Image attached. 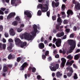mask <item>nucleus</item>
<instances>
[{
    "label": "nucleus",
    "mask_w": 80,
    "mask_h": 80,
    "mask_svg": "<svg viewBox=\"0 0 80 80\" xmlns=\"http://www.w3.org/2000/svg\"><path fill=\"white\" fill-rule=\"evenodd\" d=\"M69 45L70 46V49H69V52L72 53L73 50L76 47V41L74 40L69 39L68 40Z\"/></svg>",
    "instance_id": "1"
},
{
    "label": "nucleus",
    "mask_w": 80,
    "mask_h": 80,
    "mask_svg": "<svg viewBox=\"0 0 80 80\" xmlns=\"http://www.w3.org/2000/svg\"><path fill=\"white\" fill-rule=\"evenodd\" d=\"M15 42L16 45H18V46H20L21 48H23L24 47H25L27 45V42H23L18 38H17L15 39Z\"/></svg>",
    "instance_id": "2"
},
{
    "label": "nucleus",
    "mask_w": 80,
    "mask_h": 80,
    "mask_svg": "<svg viewBox=\"0 0 80 80\" xmlns=\"http://www.w3.org/2000/svg\"><path fill=\"white\" fill-rule=\"evenodd\" d=\"M24 38L26 40H32L33 36L30 34V33L26 32L24 34Z\"/></svg>",
    "instance_id": "3"
},
{
    "label": "nucleus",
    "mask_w": 80,
    "mask_h": 80,
    "mask_svg": "<svg viewBox=\"0 0 80 80\" xmlns=\"http://www.w3.org/2000/svg\"><path fill=\"white\" fill-rule=\"evenodd\" d=\"M34 30L31 32L32 36H35L37 32V26L35 24L33 25Z\"/></svg>",
    "instance_id": "4"
},
{
    "label": "nucleus",
    "mask_w": 80,
    "mask_h": 80,
    "mask_svg": "<svg viewBox=\"0 0 80 80\" xmlns=\"http://www.w3.org/2000/svg\"><path fill=\"white\" fill-rule=\"evenodd\" d=\"M11 0V3L13 6H17L18 3H20V0Z\"/></svg>",
    "instance_id": "5"
},
{
    "label": "nucleus",
    "mask_w": 80,
    "mask_h": 80,
    "mask_svg": "<svg viewBox=\"0 0 80 80\" xmlns=\"http://www.w3.org/2000/svg\"><path fill=\"white\" fill-rule=\"evenodd\" d=\"M28 64L27 63L25 62L21 66L20 68V70L21 71H23L24 70V68H25V67H28Z\"/></svg>",
    "instance_id": "6"
},
{
    "label": "nucleus",
    "mask_w": 80,
    "mask_h": 80,
    "mask_svg": "<svg viewBox=\"0 0 80 80\" xmlns=\"http://www.w3.org/2000/svg\"><path fill=\"white\" fill-rule=\"evenodd\" d=\"M15 15H16L15 12L10 13L8 16L7 19L8 20H10V19L11 18H13V17H14Z\"/></svg>",
    "instance_id": "7"
},
{
    "label": "nucleus",
    "mask_w": 80,
    "mask_h": 80,
    "mask_svg": "<svg viewBox=\"0 0 80 80\" xmlns=\"http://www.w3.org/2000/svg\"><path fill=\"white\" fill-rule=\"evenodd\" d=\"M62 43V39H58V41L56 42V45L58 47H59L61 45Z\"/></svg>",
    "instance_id": "8"
},
{
    "label": "nucleus",
    "mask_w": 80,
    "mask_h": 80,
    "mask_svg": "<svg viewBox=\"0 0 80 80\" xmlns=\"http://www.w3.org/2000/svg\"><path fill=\"white\" fill-rule=\"evenodd\" d=\"M61 60L62 61L61 64V66H62V67H65V63H66V59L65 58H61Z\"/></svg>",
    "instance_id": "9"
},
{
    "label": "nucleus",
    "mask_w": 80,
    "mask_h": 80,
    "mask_svg": "<svg viewBox=\"0 0 80 80\" xmlns=\"http://www.w3.org/2000/svg\"><path fill=\"white\" fill-rule=\"evenodd\" d=\"M24 15H27V17L28 18H31L32 17V14L28 11H26L24 12Z\"/></svg>",
    "instance_id": "10"
},
{
    "label": "nucleus",
    "mask_w": 80,
    "mask_h": 80,
    "mask_svg": "<svg viewBox=\"0 0 80 80\" xmlns=\"http://www.w3.org/2000/svg\"><path fill=\"white\" fill-rule=\"evenodd\" d=\"M59 31V26L56 25L55 28L52 30V33H56L58 32Z\"/></svg>",
    "instance_id": "11"
},
{
    "label": "nucleus",
    "mask_w": 80,
    "mask_h": 80,
    "mask_svg": "<svg viewBox=\"0 0 80 80\" xmlns=\"http://www.w3.org/2000/svg\"><path fill=\"white\" fill-rule=\"evenodd\" d=\"M52 7H58L59 6V2H55L54 1H52Z\"/></svg>",
    "instance_id": "12"
},
{
    "label": "nucleus",
    "mask_w": 80,
    "mask_h": 80,
    "mask_svg": "<svg viewBox=\"0 0 80 80\" xmlns=\"http://www.w3.org/2000/svg\"><path fill=\"white\" fill-rule=\"evenodd\" d=\"M5 48H6V44L0 43V50H2V49L5 50Z\"/></svg>",
    "instance_id": "13"
},
{
    "label": "nucleus",
    "mask_w": 80,
    "mask_h": 80,
    "mask_svg": "<svg viewBox=\"0 0 80 80\" xmlns=\"http://www.w3.org/2000/svg\"><path fill=\"white\" fill-rule=\"evenodd\" d=\"M49 68L51 71H56L57 70V68L55 66V65H51V66L49 67Z\"/></svg>",
    "instance_id": "14"
},
{
    "label": "nucleus",
    "mask_w": 80,
    "mask_h": 80,
    "mask_svg": "<svg viewBox=\"0 0 80 80\" xmlns=\"http://www.w3.org/2000/svg\"><path fill=\"white\" fill-rule=\"evenodd\" d=\"M9 32L10 35L12 36H14L15 35V32L13 28H11Z\"/></svg>",
    "instance_id": "15"
},
{
    "label": "nucleus",
    "mask_w": 80,
    "mask_h": 80,
    "mask_svg": "<svg viewBox=\"0 0 80 80\" xmlns=\"http://www.w3.org/2000/svg\"><path fill=\"white\" fill-rule=\"evenodd\" d=\"M42 12H46L48 11V7H43L41 9Z\"/></svg>",
    "instance_id": "16"
},
{
    "label": "nucleus",
    "mask_w": 80,
    "mask_h": 80,
    "mask_svg": "<svg viewBox=\"0 0 80 80\" xmlns=\"http://www.w3.org/2000/svg\"><path fill=\"white\" fill-rule=\"evenodd\" d=\"M75 8L77 10H80V4L79 2L77 3L75 5Z\"/></svg>",
    "instance_id": "17"
},
{
    "label": "nucleus",
    "mask_w": 80,
    "mask_h": 80,
    "mask_svg": "<svg viewBox=\"0 0 80 80\" xmlns=\"http://www.w3.org/2000/svg\"><path fill=\"white\" fill-rule=\"evenodd\" d=\"M67 14H68V16H70V15H72L73 14V12L72 10L69 9L67 12Z\"/></svg>",
    "instance_id": "18"
},
{
    "label": "nucleus",
    "mask_w": 80,
    "mask_h": 80,
    "mask_svg": "<svg viewBox=\"0 0 80 80\" xmlns=\"http://www.w3.org/2000/svg\"><path fill=\"white\" fill-rule=\"evenodd\" d=\"M8 67L7 66V65L6 64H5L3 69V72H7L8 71Z\"/></svg>",
    "instance_id": "19"
},
{
    "label": "nucleus",
    "mask_w": 80,
    "mask_h": 80,
    "mask_svg": "<svg viewBox=\"0 0 80 80\" xmlns=\"http://www.w3.org/2000/svg\"><path fill=\"white\" fill-rule=\"evenodd\" d=\"M57 21L59 22L58 23V24L59 25H61L62 24V23L63 22V20H62V19L61 18H58Z\"/></svg>",
    "instance_id": "20"
},
{
    "label": "nucleus",
    "mask_w": 80,
    "mask_h": 80,
    "mask_svg": "<svg viewBox=\"0 0 80 80\" xmlns=\"http://www.w3.org/2000/svg\"><path fill=\"white\" fill-rule=\"evenodd\" d=\"M39 47L40 49H43L45 48V45L43 43H41L39 44Z\"/></svg>",
    "instance_id": "21"
},
{
    "label": "nucleus",
    "mask_w": 80,
    "mask_h": 80,
    "mask_svg": "<svg viewBox=\"0 0 80 80\" xmlns=\"http://www.w3.org/2000/svg\"><path fill=\"white\" fill-rule=\"evenodd\" d=\"M80 57V54H78L74 56V60H78Z\"/></svg>",
    "instance_id": "22"
},
{
    "label": "nucleus",
    "mask_w": 80,
    "mask_h": 80,
    "mask_svg": "<svg viewBox=\"0 0 80 80\" xmlns=\"http://www.w3.org/2000/svg\"><path fill=\"white\" fill-rule=\"evenodd\" d=\"M74 63V61L73 60H72L70 62H68L67 63V65H70V66H72V64Z\"/></svg>",
    "instance_id": "23"
},
{
    "label": "nucleus",
    "mask_w": 80,
    "mask_h": 80,
    "mask_svg": "<svg viewBox=\"0 0 80 80\" xmlns=\"http://www.w3.org/2000/svg\"><path fill=\"white\" fill-rule=\"evenodd\" d=\"M56 75L58 77L60 78L61 76H62V73H60V72L58 71L56 73Z\"/></svg>",
    "instance_id": "24"
},
{
    "label": "nucleus",
    "mask_w": 80,
    "mask_h": 80,
    "mask_svg": "<svg viewBox=\"0 0 80 80\" xmlns=\"http://www.w3.org/2000/svg\"><path fill=\"white\" fill-rule=\"evenodd\" d=\"M12 25L14 26H17L18 25V23H17V21H14L12 23Z\"/></svg>",
    "instance_id": "25"
},
{
    "label": "nucleus",
    "mask_w": 80,
    "mask_h": 80,
    "mask_svg": "<svg viewBox=\"0 0 80 80\" xmlns=\"http://www.w3.org/2000/svg\"><path fill=\"white\" fill-rule=\"evenodd\" d=\"M8 58L9 60H11L12 58H15V57L12 56V54H9L8 57Z\"/></svg>",
    "instance_id": "26"
},
{
    "label": "nucleus",
    "mask_w": 80,
    "mask_h": 80,
    "mask_svg": "<svg viewBox=\"0 0 80 80\" xmlns=\"http://www.w3.org/2000/svg\"><path fill=\"white\" fill-rule=\"evenodd\" d=\"M15 20L18 21L19 23H21V20H20V18L19 16H17Z\"/></svg>",
    "instance_id": "27"
},
{
    "label": "nucleus",
    "mask_w": 80,
    "mask_h": 80,
    "mask_svg": "<svg viewBox=\"0 0 80 80\" xmlns=\"http://www.w3.org/2000/svg\"><path fill=\"white\" fill-rule=\"evenodd\" d=\"M37 15L38 16H41L42 15V11L40 10H39L37 12Z\"/></svg>",
    "instance_id": "28"
},
{
    "label": "nucleus",
    "mask_w": 80,
    "mask_h": 80,
    "mask_svg": "<svg viewBox=\"0 0 80 80\" xmlns=\"http://www.w3.org/2000/svg\"><path fill=\"white\" fill-rule=\"evenodd\" d=\"M52 19L53 21L56 20V19H57V15H54L52 16Z\"/></svg>",
    "instance_id": "29"
},
{
    "label": "nucleus",
    "mask_w": 80,
    "mask_h": 80,
    "mask_svg": "<svg viewBox=\"0 0 80 80\" xmlns=\"http://www.w3.org/2000/svg\"><path fill=\"white\" fill-rule=\"evenodd\" d=\"M22 59V58L18 57L17 58V62H20Z\"/></svg>",
    "instance_id": "30"
},
{
    "label": "nucleus",
    "mask_w": 80,
    "mask_h": 80,
    "mask_svg": "<svg viewBox=\"0 0 80 80\" xmlns=\"http://www.w3.org/2000/svg\"><path fill=\"white\" fill-rule=\"evenodd\" d=\"M68 20L67 19H64L63 21V24H67L68 23Z\"/></svg>",
    "instance_id": "31"
},
{
    "label": "nucleus",
    "mask_w": 80,
    "mask_h": 80,
    "mask_svg": "<svg viewBox=\"0 0 80 80\" xmlns=\"http://www.w3.org/2000/svg\"><path fill=\"white\" fill-rule=\"evenodd\" d=\"M62 11H64L65 9V5L64 4H63L62 6Z\"/></svg>",
    "instance_id": "32"
},
{
    "label": "nucleus",
    "mask_w": 80,
    "mask_h": 80,
    "mask_svg": "<svg viewBox=\"0 0 80 80\" xmlns=\"http://www.w3.org/2000/svg\"><path fill=\"white\" fill-rule=\"evenodd\" d=\"M73 73V72H71L68 73L67 74L68 77H71V76L72 75Z\"/></svg>",
    "instance_id": "33"
},
{
    "label": "nucleus",
    "mask_w": 80,
    "mask_h": 80,
    "mask_svg": "<svg viewBox=\"0 0 80 80\" xmlns=\"http://www.w3.org/2000/svg\"><path fill=\"white\" fill-rule=\"evenodd\" d=\"M73 77L74 80H77V79L78 78V77H77V73H74V75L73 76Z\"/></svg>",
    "instance_id": "34"
},
{
    "label": "nucleus",
    "mask_w": 80,
    "mask_h": 80,
    "mask_svg": "<svg viewBox=\"0 0 80 80\" xmlns=\"http://www.w3.org/2000/svg\"><path fill=\"white\" fill-rule=\"evenodd\" d=\"M68 70L69 71V72H71L72 73H73V69L71 68H68Z\"/></svg>",
    "instance_id": "35"
},
{
    "label": "nucleus",
    "mask_w": 80,
    "mask_h": 80,
    "mask_svg": "<svg viewBox=\"0 0 80 80\" xmlns=\"http://www.w3.org/2000/svg\"><path fill=\"white\" fill-rule=\"evenodd\" d=\"M78 3V2H76V1L75 0H72V4H75V5Z\"/></svg>",
    "instance_id": "36"
},
{
    "label": "nucleus",
    "mask_w": 80,
    "mask_h": 80,
    "mask_svg": "<svg viewBox=\"0 0 80 80\" xmlns=\"http://www.w3.org/2000/svg\"><path fill=\"white\" fill-rule=\"evenodd\" d=\"M17 31L18 32H21L22 31V29L21 28H19L18 29Z\"/></svg>",
    "instance_id": "37"
},
{
    "label": "nucleus",
    "mask_w": 80,
    "mask_h": 80,
    "mask_svg": "<svg viewBox=\"0 0 80 80\" xmlns=\"http://www.w3.org/2000/svg\"><path fill=\"white\" fill-rule=\"evenodd\" d=\"M0 10L2 12H4L6 10V8L2 7L0 8Z\"/></svg>",
    "instance_id": "38"
},
{
    "label": "nucleus",
    "mask_w": 80,
    "mask_h": 80,
    "mask_svg": "<svg viewBox=\"0 0 80 80\" xmlns=\"http://www.w3.org/2000/svg\"><path fill=\"white\" fill-rule=\"evenodd\" d=\"M59 34H60V35L61 37H63L64 35V32H61L59 33Z\"/></svg>",
    "instance_id": "39"
},
{
    "label": "nucleus",
    "mask_w": 80,
    "mask_h": 80,
    "mask_svg": "<svg viewBox=\"0 0 80 80\" xmlns=\"http://www.w3.org/2000/svg\"><path fill=\"white\" fill-rule=\"evenodd\" d=\"M49 55V51H47L45 53V55L46 56H48Z\"/></svg>",
    "instance_id": "40"
},
{
    "label": "nucleus",
    "mask_w": 80,
    "mask_h": 80,
    "mask_svg": "<svg viewBox=\"0 0 80 80\" xmlns=\"http://www.w3.org/2000/svg\"><path fill=\"white\" fill-rule=\"evenodd\" d=\"M38 7H39V8H41V9L42 8H43V5L41 4H39Z\"/></svg>",
    "instance_id": "41"
},
{
    "label": "nucleus",
    "mask_w": 80,
    "mask_h": 80,
    "mask_svg": "<svg viewBox=\"0 0 80 80\" xmlns=\"http://www.w3.org/2000/svg\"><path fill=\"white\" fill-rule=\"evenodd\" d=\"M50 11H48L47 12V15L48 17H50Z\"/></svg>",
    "instance_id": "42"
},
{
    "label": "nucleus",
    "mask_w": 80,
    "mask_h": 80,
    "mask_svg": "<svg viewBox=\"0 0 80 80\" xmlns=\"http://www.w3.org/2000/svg\"><path fill=\"white\" fill-rule=\"evenodd\" d=\"M42 58L43 59V60H45V58H46V56L45 55H42Z\"/></svg>",
    "instance_id": "43"
},
{
    "label": "nucleus",
    "mask_w": 80,
    "mask_h": 80,
    "mask_svg": "<svg viewBox=\"0 0 80 80\" xmlns=\"http://www.w3.org/2000/svg\"><path fill=\"white\" fill-rule=\"evenodd\" d=\"M4 35L5 37L7 38L8 37L9 35H8V33L7 32H5L4 34Z\"/></svg>",
    "instance_id": "44"
},
{
    "label": "nucleus",
    "mask_w": 80,
    "mask_h": 80,
    "mask_svg": "<svg viewBox=\"0 0 80 80\" xmlns=\"http://www.w3.org/2000/svg\"><path fill=\"white\" fill-rule=\"evenodd\" d=\"M36 71V68L34 67H33L32 68V72H35Z\"/></svg>",
    "instance_id": "45"
},
{
    "label": "nucleus",
    "mask_w": 80,
    "mask_h": 80,
    "mask_svg": "<svg viewBox=\"0 0 80 80\" xmlns=\"http://www.w3.org/2000/svg\"><path fill=\"white\" fill-rule=\"evenodd\" d=\"M44 43L45 45H48V42L47 40H45Z\"/></svg>",
    "instance_id": "46"
},
{
    "label": "nucleus",
    "mask_w": 80,
    "mask_h": 80,
    "mask_svg": "<svg viewBox=\"0 0 80 80\" xmlns=\"http://www.w3.org/2000/svg\"><path fill=\"white\" fill-rule=\"evenodd\" d=\"M67 58L68 59H70V60H72V57L70 56H68L67 57Z\"/></svg>",
    "instance_id": "47"
},
{
    "label": "nucleus",
    "mask_w": 80,
    "mask_h": 80,
    "mask_svg": "<svg viewBox=\"0 0 80 80\" xmlns=\"http://www.w3.org/2000/svg\"><path fill=\"white\" fill-rule=\"evenodd\" d=\"M55 67L56 68V69H58V68H59V64H56Z\"/></svg>",
    "instance_id": "48"
},
{
    "label": "nucleus",
    "mask_w": 80,
    "mask_h": 80,
    "mask_svg": "<svg viewBox=\"0 0 80 80\" xmlns=\"http://www.w3.org/2000/svg\"><path fill=\"white\" fill-rule=\"evenodd\" d=\"M0 15H4V12L1 10H0Z\"/></svg>",
    "instance_id": "49"
},
{
    "label": "nucleus",
    "mask_w": 80,
    "mask_h": 80,
    "mask_svg": "<svg viewBox=\"0 0 80 80\" xmlns=\"http://www.w3.org/2000/svg\"><path fill=\"white\" fill-rule=\"evenodd\" d=\"M12 48L10 46H8L7 48V49L8 50H9V51H10V50H12Z\"/></svg>",
    "instance_id": "50"
},
{
    "label": "nucleus",
    "mask_w": 80,
    "mask_h": 80,
    "mask_svg": "<svg viewBox=\"0 0 80 80\" xmlns=\"http://www.w3.org/2000/svg\"><path fill=\"white\" fill-rule=\"evenodd\" d=\"M3 20V16H0V20Z\"/></svg>",
    "instance_id": "51"
},
{
    "label": "nucleus",
    "mask_w": 80,
    "mask_h": 80,
    "mask_svg": "<svg viewBox=\"0 0 80 80\" xmlns=\"http://www.w3.org/2000/svg\"><path fill=\"white\" fill-rule=\"evenodd\" d=\"M48 59L49 62H51V61H52V57H48Z\"/></svg>",
    "instance_id": "52"
},
{
    "label": "nucleus",
    "mask_w": 80,
    "mask_h": 80,
    "mask_svg": "<svg viewBox=\"0 0 80 80\" xmlns=\"http://www.w3.org/2000/svg\"><path fill=\"white\" fill-rule=\"evenodd\" d=\"M70 38H73L74 37V35H73V34L72 33L70 34Z\"/></svg>",
    "instance_id": "53"
},
{
    "label": "nucleus",
    "mask_w": 80,
    "mask_h": 80,
    "mask_svg": "<svg viewBox=\"0 0 80 80\" xmlns=\"http://www.w3.org/2000/svg\"><path fill=\"white\" fill-rule=\"evenodd\" d=\"M62 53V54H63V55H65V53H66V51H65V50L64 49L63 50Z\"/></svg>",
    "instance_id": "54"
},
{
    "label": "nucleus",
    "mask_w": 80,
    "mask_h": 80,
    "mask_svg": "<svg viewBox=\"0 0 80 80\" xmlns=\"http://www.w3.org/2000/svg\"><path fill=\"white\" fill-rule=\"evenodd\" d=\"M37 78L38 80H40V78H41V76H40L38 75L37 76Z\"/></svg>",
    "instance_id": "55"
},
{
    "label": "nucleus",
    "mask_w": 80,
    "mask_h": 80,
    "mask_svg": "<svg viewBox=\"0 0 80 80\" xmlns=\"http://www.w3.org/2000/svg\"><path fill=\"white\" fill-rule=\"evenodd\" d=\"M3 30V26H0V32Z\"/></svg>",
    "instance_id": "56"
},
{
    "label": "nucleus",
    "mask_w": 80,
    "mask_h": 80,
    "mask_svg": "<svg viewBox=\"0 0 80 80\" xmlns=\"http://www.w3.org/2000/svg\"><path fill=\"white\" fill-rule=\"evenodd\" d=\"M8 42H13V40L12 39L10 38L8 39Z\"/></svg>",
    "instance_id": "57"
},
{
    "label": "nucleus",
    "mask_w": 80,
    "mask_h": 80,
    "mask_svg": "<svg viewBox=\"0 0 80 80\" xmlns=\"http://www.w3.org/2000/svg\"><path fill=\"white\" fill-rule=\"evenodd\" d=\"M59 57V55L58 54H57L56 55H55V58H58Z\"/></svg>",
    "instance_id": "58"
},
{
    "label": "nucleus",
    "mask_w": 80,
    "mask_h": 80,
    "mask_svg": "<svg viewBox=\"0 0 80 80\" xmlns=\"http://www.w3.org/2000/svg\"><path fill=\"white\" fill-rule=\"evenodd\" d=\"M12 64H9L8 65V68H12Z\"/></svg>",
    "instance_id": "59"
},
{
    "label": "nucleus",
    "mask_w": 80,
    "mask_h": 80,
    "mask_svg": "<svg viewBox=\"0 0 80 80\" xmlns=\"http://www.w3.org/2000/svg\"><path fill=\"white\" fill-rule=\"evenodd\" d=\"M56 36L57 37H61V36H60V34L59 33H58L56 35Z\"/></svg>",
    "instance_id": "60"
},
{
    "label": "nucleus",
    "mask_w": 80,
    "mask_h": 80,
    "mask_svg": "<svg viewBox=\"0 0 80 80\" xmlns=\"http://www.w3.org/2000/svg\"><path fill=\"white\" fill-rule=\"evenodd\" d=\"M57 40V39H56L55 38H54L53 40V42L54 43V42H56Z\"/></svg>",
    "instance_id": "61"
},
{
    "label": "nucleus",
    "mask_w": 80,
    "mask_h": 80,
    "mask_svg": "<svg viewBox=\"0 0 80 80\" xmlns=\"http://www.w3.org/2000/svg\"><path fill=\"white\" fill-rule=\"evenodd\" d=\"M6 39L4 38H3L2 39V42H3V43H6Z\"/></svg>",
    "instance_id": "62"
},
{
    "label": "nucleus",
    "mask_w": 80,
    "mask_h": 80,
    "mask_svg": "<svg viewBox=\"0 0 80 80\" xmlns=\"http://www.w3.org/2000/svg\"><path fill=\"white\" fill-rule=\"evenodd\" d=\"M73 30L74 31H77V27L75 26H74Z\"/></svg>",
    "instance_id": "63"
},
{
    "label": "nucleus",
    "mask_w": 80,
    "mask_h": 80,
    "mask_svg": "<svg viewBox=\"0 0 80 80\" xmlns=\"http://www.w3.org/2000/svg\"><path fill=\"white\" fill-rule=\"evenodd\" d=\"M80 52V49H78L76 51L75 53H78Z\"/></svg>",
    "instance_id": "64"
}]
</instances>
